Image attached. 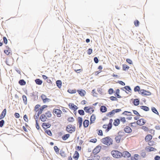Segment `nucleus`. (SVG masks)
<instances>
[{
    "mask_svg": "<svg viewBox=\"0 0 160 160\" xmlns=\"http://www.w3.org/2000/svg\"><path fill=\"white\" fill-rule=\"evenodd\" d=\"M48 106L47 105H43L41 107L39 104L36 105L34 108V110L35 112H37V115H35L34 116V118L36 122H38V117L40 114H41L43 111L44 109L48 108Z\"/></svg>",
    "mask_w": 160,
    "mask_h": 160,
    "instance_id": "obj_1",
    "label": "nucleus"
},
{
    "mask_svg": "<svg viewBox=\"0 0 160 160\" xmlns=\"http://www.w3.org/2000/svg\"><path fill=\"white\" fill-rule=\"evenodd\" d=\"M125 133L122 131H119L116 136L115 140L117 143H119L121 140H122L125 138Z\"/></svg>",
    "mask_w": 160,
    "mask_h": 160,
    "instance_id": "obj_2",
    "label": "nucleus"
},
{
    "mask_svg": "<svg viewBox=\"0 0 160 160\" xmlns=\"http://www.w3.org/2000/svg\"><path fill=\"white\" fill-rule=\"evenodd\" d=\"M101 142L107 146L112 145L113 142V140L109 137H107L102 138L101 140Z\"/></svg>",
    "mask_w": 160,
    "mask_h": 160,
    "instance_id": "obj_3",
    "label": "nucleus"
},
{
    "mask_svg": "<svg viewBox=\"0 0 160 160\" xmlns=\"http://www.w3.org/2000/svg\"><path fill=\"white\" fill-rule=\"evenodd\" d=\"M111 154L112 156L115 158H119L122 157V152L118 151L113 150L111 151Z\"/></svg>",
    "mask_w": 160,
    "mask_h": 160,
    "instance_id": "obj_4",
    "label": "nucleus"
},
{
    "mask_svg": "<svg viewBox=\"0 0 160 160\" xmlns=\"http://www.w3.org/2000/svg\"><path fill=\"white\" fill-rule=\"evenodd\" d=\"M75 130V127L71 124L68 125L66 128V130L67 132L71 133L74 132Z\"/></svg>",
    "mask_w": 160,
    "mask_h": 160,
    "instance_id": "obj_5",
    "label": "nucleus"
},
{
    "mask_svg": "<svg viewBox=\"0 0 160 160\" xmlns=\"http://www.w3.org/2000/svg\"><path fill=\"white\" fill-rule=\"evenodd\" d=\"M84 110L85 112L90 114L92 113L94 111V108L91 106L85 107L84 108Z\"/></svg>",
    "mask_w": 160,
    "mask_h": 160,
    "instance_id": "obj_6",
    "label": "nucleus"
},
{
    "mask_svg": "<svg viewBox=\"0 0 160 160\" xmlns=\"http://www.w3.org/2000/svg\"><path fill=\"white\" fill-rule=\"evenodd\" d=\"M101 148L102 147L100 145L97 146L93 150L92 153L94 155H96L100 152Z\"/></svg>",
    "mask_w": 160,
    "mask_h": 160,
    "instance_id": "obj_7",
    "label": "nucleus"
},
{
    "mask_svg": "<svg viewBox=\"0 0 160 160\" xmlns=\"http://www.w3.org/2000/svg\"><path fill=\"white\" fill-rule=\"evenodd\" d=\"M53 112H54L58 117H60L61 116V114L62 112L60 109H54L53 110Z\"/></svg>",
    "mask_w": 160,
    "mask_h": 160,
    "instance_id": "obj_8",
    "label": "nucleus"
},
{
    "mask_svg": "<svg viewBox=\"0 0 160 160\" xmlns=\"http://www.w3.org/2000/svg\"><path fill=\"white\" fill-rule=\"evenodd\" d=\"M139 93L143 95H150L151 93L149 91H147L144 89H141Z\"/></svg>",
    "mask_w": 160,
    "mask_h": 160,
    "instance_id": "obj_9",
    "label": "nucleus"
},
{
    "mask_svg": "<svg viewBox=\"0 0 160 160\" xmlns=\"http://www.w3.org/2000/svg\"><path fill=\"white\" fill-rule=\"evenodd\" d=\"M122 157L125 158H128L131 157V154L128 151H124L122 153Z\"/></svg>",
    "mask_w": 160,
    "mask_h": 160,
    "instance_id": "obj_10",
    "label": "nucleus"
},
{
    "mask_svg": "<svg viewBox=\"0 0 160 160\" xmlns=\"http://www.w3.org/2000/svg\"><path fill=\"white\" fill-rule=\"evenodd\" d=\"M39 120L42 122H45L46 121L48 118L46 117L45 115L43 113L39 117Z\"/></svg>",
    "mask_w": 160,
    "mask_h": 160,
    "instance_id": "obj_11",
    "label": "nucleus"
},
{
    "mask_svg": "<svg viewBox=\"0 0 160 160\" xmlns=\"http://www.w3.org/2000/svg\"><path fill=\"white\" fill-rule=\"evenodd\" d=\"M136 122L137 125L142 126L145 123V121L144 119L142 118L138 120Z\"/></svg>",
    "mask_w": 160,
    "mask_h": 160,
    "instance_id": "obj_12",
    "label": "nucleus"
},
{
    "mask_svg": "<svg viewBox=\"0 0 160 160\" xmlns=\"http://www.w3.org/2000/svg\"><path fill=\"white\" fill-rule=\"evenodd\" d=\"M68 106L70 109L74 111H76L78 108L77 106L75 105L72 103H69L68 104Z\"/></svg>",
    "mask_w": 160,
    "mask_h": 160,
    "instance_id": "obj_13",
    "label": "nucleus"
},
{
    "mask_svg": "<svg viewBox=\"0 0 160 160\" xmlns=\"http://www.w3.org/2000/svg\"><path fill=\"white\" fill-rule=\"evenodd\" d=\"M124 132L128 133H130L132 132L131 128L128 126H126L124 128Z\"/></svg>",
    "mask_w": 160,
    "mask_h": 160,
    "instance_id": "obj_14",
    "label": "nucleus"
},
{
    "mask_svg": "<svg viewBox=\"0 0 160 160\" xmlns=\"http://www.w3.org/2000/svg\"><path fill=\"white\" fill-rule=\"evenodd\" d=\"M152 136L151 134H148L145 138V140L146 142L150 141L152 139Z\"/></svg>",
    "mask_w": 160,
    "mask_h": 160,
    "instance_id": "obj_15",
    "label": "nucleus"
},
{
    "mask_svg": "<svg viewBox=\"0 0 160 160\" xmlns=\"http://www.w3.org/2000/svg\"><path fill=\"white\" fill-rule=\"evenodd\" d=\"M51 125L48 122H43L42 125V127L44 128H47L50 127Z\"/></svg>",
    "mask_w": 160,
    "mask_h": 160,
    "instance_id": "obj_16",
    "label": "nucleus"
},
{
    "mask_svg": "<svg viewBox=\"0 0 160 160\" xmlns=\"http://www.w3.org/2000/svg\"><path fill=\"white\" fill-rule=\"evenodd\" d=\"M6 114V109H4L0 115V120L4 118Z\"/></svg>",
    "mask_w": 160,
    "mask_h": 160,
    "instance_id": "obj_17",
    "label": "nucleus"
},
{
    "mask_svg": "<svg viewBox=\"0 0 160 160\" xmlns=\"http://www.w3.org/2000/svg\"><path fill=\"white\" fill-rule=\"evenodd\" d=\"M13 60L11 58L7 59L6 60V62L7 65L10 66L12 63Z\"/></svg>",
    "mask_w": 160,
    "mask_h": 160,
    "instance_id": "obj_18",
    "label": "nucleus"
},
{
    "mask_svg": "<svg viewBox=\"0 0 160 160\" xmlns=\"http://www.w3.org/2000/svg\"><path fill=\"white\" fill-rule=\"evenodd\" d=\"M77 92L82 97L84 96L86 94V92L83 90H77Z\"/></svg>",
    "mask_w": 160,
    "mask_h": 160,
    "instance_id": "obj_19",
    "label": "nucleus"
},
{
    "mask_svg": "<svg viewBox=\"0 0 160 160\" xmlns=\"http://www.w3.org/2000/svg\"><path fill=\"white\" fill-rule=\"evenodd\" d=\"M79 157V154L77 151L75 152L74 153L73 156V158L75 160H77Z\"/></svg>",
    "mask_w": 160,
    "mask_h": 160,
    "instance_id": "obj_20",
    "label": "nucleus"
},
{
    "mask_svg": "<svg viewBox=\"0 0 160 160\" xmlns=\"http://www.w3.org/2000/svg\"><path fill=\"white\" fill-rule=\"evenodd\" d=\"M145 149L147 152L153 151L156 150L155 148L149 146L146 147Z\"/></svg>",
    "mask_w": 160,
    "mask_h": 160,
    "instance_id": "obj_21",
    "label": "nucleus"
},
{
    "mask_svg": "<svg viewBox=\"0 0 160 160\" xmlns=\"http://www.w3.org/2000/svg\"><path fill=\"white\" fill-rule=\"evenodd\" d=\"M102 128L106 129L105 130L106 132H108L111 129L112 127H111V128H109L108 124V125L104 124L103 125Z\"/></svg>",
    "mask_w": 160,
    "mask_h": 160,
    "instance_id": "obj_22",
    "label": "nucleus"
},
{
    "mask_svg": "<svg viewBox=\"0 0 160 160\" xmlns=\"http://www.w3.org/2000/svg\"><path fill=\"white\" fill-rule=\"evenodd\" d=\"M120 120L118 119H116L114 120L113 124L115 126H117L119 124Z\"/></svg>",
    "mask_w": 160,
    "mask_h": 160,
    "instance_id": "obj_23",
    "label": "nucleus"
},
{
    "mask_svg": "<svg viewBox=\"0 0 160 160\" xmlns=\"http://www.w3.org/2000/svg\"><path fill=\"white\" fill-rule=\"evenodd\" d=\"M46 117L47 118H50L52 117V114L51 112L49 111H48L44 114Z\"/></svg>",
    "mask_w": 160,
    "mask_h": 160,
    "instance_id": "obj_24",
    "label": "nucleus"
},
{
    "mask_svg": "<svg viewBox=\"0 0 160 160\" xmlns=\"http://www.w3.org/2000/svg\"><path fill=\"white\" fill-rule=\"evenodd\" d=\"M95 119V116L94 114H92L91 116L90 119V124L94 123Z\"/></svg>",
    "mask_w": 160,
    "mask_h": 160,
    "instance_id": "obj_25",
    "label": "nucleus"
},
{
    "mask_svg": "<svg viewBox=\"0 0 160 160\" xmlns=\"http://www.w3.org/2000/svg\"><path fill=\"white\" fill-rule=\"evenodd\" d=\"M89 122L88 120H85L83 122V125L84 127L87 128V127L89 124Z\"/></svg>",
    "mask_w": 160,
    "mask_h": 160,
    "instance_id": "obj_26",
    "label": "nucleus"
},
{
    "mask_svg": "<svg viewBox=\"0 0 160 160\" xmlns=\"http://www.w3.org/2000/svg\"><path fill=\"white\" fill-rule=\"evenodd\" d=\"M114 114L115 113L114 111L112 110L111 112L108 113L107 114V116L109 117H111L113 116Z\"/></svg>",
    "mask_w": 160,
    "mask_h": 160,
    "instance_id": "obj_27",
    "label": "nucleus"
},
{
    "mask_svg": "<svg viewBox=\"0 0 160 160\" xmlns=\"http://www.w3.org/2000/svg\"><path fill=\"white\" fill-rule=\"evenodd\" d=\"M133 103L135 106H138L139 104V101L138 99H134L133 102Z\"/></svg>",
    "mask_w": 160,
    "mask_h": 160,
    "instance_id": "obj_28",
    "label": "nucleus"
},
{
    "mask_svg": "<svg viewBox=\"0 0 160 160\" xmlns=\"http://www.w3.org/2000/svg\"><path fill=\"white\" fill-rule=\"evenodd\" d=\"M70 135L69 134H67L63 136L62 138L63 140H66L68 139Z\"/></svg>",
    "mask_w": 160,
    "mask_h": 160,
    "instance_id": "obj_29",
    "label": "nucleus"
},
{
    "mask_svg": "<svg viewBox=\"0 0 160 160\" xmlns=\"http://www.w3.org/2000/svg\"><path fill=\"white\" fill-rule=\"evenodd\" d=\"M11 50L9 48H7V49L4 50V52L7 55H9L10 53Z\"/></svg>",
    "mask_w": 160,
    "mask_h": 160,
    "instance_id": "obj_30",
    "label": "nucleus"
},
{
    "mask_svg": "<svg viewBox=\"0 0 160 160\" xmlns=\"http://www.w3.org/2000/svg\"><path fill=\"white\" fill-rule=\"evenodd\" d=\"M100 111L102 112H104L107 111V108L105 106H102L100 108Z\"/></svg>",
    "mask_w": 160,
    "mask_h": 160,
    "instance_id": "obj_31",
    "label": "nucleus"
},
{
    "mask_svg": "<svg viewBox=\"0 0 160 160\" xmlns=\"http://www.w3.org/2000/svg\"><path fill=\"white\" fill-rule=\"evenodd\" d=\"M122 69L123 71H126L129 68V67L126 64H122Z\"/></svg>",
    "mask_w": 160,
    "mask_h": 160,
    "instance_id": "obj_32",
    "label": "nucleus"
},
{
    "mask_svg": "<svg viewBox=\"0 0 160 160\" xmlns=\"http://www.w3.org/2000/svg\"><path fill=\"white\" fill-rule=\"evenodd\" d=\"M68 92L70 93L73 94L75 93L76 92V90L75 89H69L68 90Z\"/></svg>",
    "mask_w": 160,
    "mask_h": 160,
    "instance_id": "obj_33",
    "label": "nucleus"
},
{
    "mask_svg": "<svg viewBox=\"0 0 160 160\" xmlns=\"http://www.w3.org/2000/svg\"><path fill=\"white\" fill-rule=\"evenodd\" d=\"M140 108L141 109L146 111H148L149 110V108L146 106H140Z\"/></svg>",
    "mask_w": 160,
    "mask_h": 160,
    "instance_id": "obj_34",
    "label": "nucleus"
},
{
    "mask_svg": "<svg viewBox=\"0 0 160 160\" xmlns=\"http://www.w3.org/2000/svg\"><path fill=\"white\" fill-rule=\"evenodd\" d=\"M78 122L79 125V128L82 126V118L81 117H78Z\"/></svg>",
    "mask_w": 160,
    "mask_h": 160,
    "instance_id": "obj_35",
    "label": "nucleus"
},
{
    "mask_svg": "<svg viewBox=\"0 0 160 160\" xmlns=\"http://www.w3.org/2000/svg\"><path fill=\"white\" fill-rule=\"evenodd\" d=\"M57 86L59 88H60L62 86V82L61 80H58L56 82Z\"/></svg>",
    "mask_w": 160,
    "mask_h": 160,
    "instance_id": "obj_36",
    "label": "nucleus"
},
{
    "mask_svg": "<svg viewBox=\"0 0 160 160\" xmlns=\"http://www.w3.org/2000/svg\"><path fill=\"white\" fill-rule=\"evenodd\" d=\"M36 83L38 85H41L42 82V81L39 79H37L35 80Z\"/></svg>",
    "mask_w": 160,
    "mask_h": 160,
    "instance_id": "obj_37",
    "label": "nucleus"
},
{
    "mask_svg": "<svg viewBox=\"0 0 160 160\" xmlns=\"http://www.w3.org/2000/svg\"><path fill=\"white\" fill-rule=\"evenodd\" d=\"M19 83L21 85H24L26 84V82L23 79L20 80L19 81Z\"/></svg>",
    "mask_w": 160,
    "mask_h": 160,
    "instance_id": "obj_38",
    "label": "nucleus"
},
{
    "mask_svg": "<svg viewBox=\"0 0 160 160\" xmlns=\"http://www.w3.org/2000/svg\"><path fill=\"white\" fill-rule=\"evenodd\" d=\"M129 125H130L131 127L132 128H135L137 126V124L135 122H131L129 124Z\"/></svg>",
    "mask_w": 160,
    "mask_h": 160,
    "instance_id": "obj_39",
    "label": "nucleus"
},
{
    "mask_svg": "<svg viewBox=\"0 0 160 160\" xmlns=\"http://www.w3.org/2000/svg\"><path fill=\"white\" fill-rule=\"evenodd\" d=\"M152 111L158 115H159V113L157 110V109H156V108L154 107H153L152 108Z\"/></svg>",
    "mask_w": 160,
    "mask_h": 160,
    "instance_id": "obj_40",
    "label": "nucleus"
},
{
    "mask_svg": "<svg viewBox=\"0 0 160 160\" xmlns=\"http://www.w3.org/2000/svg\"><path fill=\"white\" fill-rule=\"evenodd\" d=\"M119 89H117L115 93V96L118 98H121V97L119 95Z\"/></svg>",
    "mask_w": 160,
    "mask_h": 160,
    "instance_id": "obj_41",
    "label": "nucleus"
},
{
    "mask_svg": "<svg viewBox=\"0 0 160 160\" xmlns=\"http://www.w3.org/2000/svg\"><path fill=\"white\" fill-rule=\"evenodd\" d=\"M45 132L48 135L51 136L52 135V133L51 131L49 130H46L45 131Z\"/></svg>",
    "mask_w": 160,
    "mask_h": 160,
    "instance_id": "obj_42",
    "label": "nucleus"
},
{
    "mask_svg": "<svg viewBox=\"0 0 160 160\" xmlns=\"http://www.w3.org/2000/svg\"><path fill=\"white\" fill-rule=\"evenodd\" d=\"M134 24L136 27H138L139 25V22L137 20H136L134 22Z\"/></svg>",
    "mask_w": 160,
    "mask_h": 160,
    "instance_id": "obj_43",
    "label": "nucleus"
},
{
    "mask_svg": "<svg viewBox=\"0 0 160 160\" xmlns=\"http://www.w3.org/2000/svg\"><path fill=\"white\" fill-rule=\"evenodd\" d=\"M74 120V118L72 117H70L68 119V121L69 122H72Z\"/></svg>",
    "mask_w": 160,
    "mask_h": 160,
    "instance_id": "obj_44",
    "label": "nucleus"
},
{
    "mask_svg": "<svg viewBox=\"0 0 160 160\" xmlns=\"http://www.w3.org/2000/svg\"><path fill=\"white\" fill-rule=\"evenodd\" d=\"M78 113L81 115H84V112L83 110H80L78 111Z\"/></svg>",
    "mask_w": 160,
    "mask_h": 160,
    "instance_id": "obj_45",
    "label": "nucleus"
},
{
    "mask_svg": "<svg viewBox=\"0 0 160 160\" xmlns=\"http://www.w3.org/2000/svg\"><path fill=\"white\" fill-rule=\"evenodd\" d=\"M97 131H98V135L101 136L103 135L102 131L101 130H97Z\"/></svg>",
    "mask_w": 160,
    "mask_h": 160,
    "instance_id": "obj_46",
    "label": "nucleus"
},
{
    "mask_svg": "<svg viewBox=\"0 0 160 160\" xmlns=\"http://www.w3.org/2000/svg\"><path fill=\"white\" fill-rule=\"evenodd\" d=\"M119 120L120 121H121L123 123H125L126 122V119L124 117H121Z\"/></svg>",
    "mask_w": 160,
    "mask_h": 160,
    "instance_id": "obj_47",
    "label": "nucleus"
},
{
    "mask_svg": "<svg viewBox=\"0 0 160 160\" xmlns=\"http://www.w3.org/2000/svg\"><path fill=\"white\" fill-rule=\"evenodd\" d=\"M97 141V139L96 138H94L91 139L90 140L89 142H91L92 143H95Z\"/></svg>",
    "mask_w": 160,
    "mask_h": 160,
    "instance_id": "obj_48",
    "label": "nucleus"
},
{
    "mask_svg": "<svg viewBox=\"0 0 160 160\" xmlns=\"http://www.w3.org/2000/svg\"><path fill=\"white\" fill-rule=\"evenodd\" d=\"M54 150L57 153H58L59 152V149L58 147L57 146H55L54 147Z\"/></svg>",
    "mask_w": 160,
    "mask_h": 160,
    "instance_id": "obj_49",
    "label": "nucleus"
},
{
    "mask_svg": "<svg viewBox=\"0 0 160 160\" xmlns=\"http://www.w3.org/2000/svg\"><path fill=\"white\" fill-rule=\"evenodd\" d=\"M140 87L138 86L135 87L134 88V91L135 92H137L140 91Z\"/></svg>",
    "mask_w": 160,
    "mask_h": 160,
    "instance_id": "obj_50",
    "label": "nucleus"
},
{
    "mask_svg": "<svg viewBox=\"0 0 160 160\" xmlns=\"http://www.w3.org/2000/svg\"><path fill=\"white\" fill-rule=\"evenodd\" d=\"M23 100L24 103H26L27 102V98L26 96L23 95L22 96Z\"/></svg>",
    "mask_w": 160,
    "mask_h": 160,
    "instance_id": "obj_51",
    "label": "nucleus"
},
{
    "mask_svg": "<svg viewBox=\"0 0 160 160\" xmlns=\"http://www.w3.org/2000/svg\"><path fill=\"white\" fill-rule=\"evenodd\" d=\"M113 121V120L112 119H111L109 120V122L108 123L109 124V127L108 128H111V127H112V122Z\"/></svg>",
    "mask_w": 160,
    "mask_h": 160,
    "instance_id": "obj_52",
    "label": "nucleus"
},
{
    "mask_svg": "<svg viewBox=\"0 0 160 160\" xmlns=\"http://www.w3.org/2000/svg\"><path fill=\"white\" fill-rule=\"evenodd\" d=\"M4 123V121L3 120H1L0 121V127H2Z\"/></svg>",
    "mask_w": 160,
    "mask_h": 160,
    "instance_id": "obj_53",
    "label": "nucleus"
},
{
    "mask_svg": "<svg viewBox=\"0 0 160 160\" xmlns=\"http://www.w3.org/2000/svg\"><path fill=\"white\" fill-rule=\"evenodd\" d=\"M126 62H128V63L130 64H132V61L130 59L128 58L126 59Z\"/></svg>",
    "mask_w": 160,
    "mask_h": 160,
    "instance_id": "obj_54",
    "label": "nucleus"
},
{
    "mask_svg": "<svg viewBox=\"0 0 160 160\" xmlns=\"http://www.w3.org/2000/svg\"><path fill=\"white\" fill-rule=\"evenodd\" d=\"M110 99L112 101H117V98L114 96H111L110 98Z\"/></svg>",
    "mask_w": 160,
    "mask_h": 160,
    "instance_id": "obj_55",
    "label": "nucleus"
},
{
    "mask_svg": "<svg viewBox=\"0 0 160 160\" xmlns=\"http://www.w3.org/2000/svg\"><path fill=\"white\" fill-rule=\"evenodd\" d=\"M142 129H143L144 131H147L148 130V128L145 126H143L142 127Z\"/></svg>",
    "mask_w": 160,
    "mask_h": 160,
    "instance_id": "obj_56",
    "label": "nucleus"
},
{
    "mask_svg": "<svg viewBox=\"0 0 160 160\" xmlns=\"http://www.w3.org/2000/svg\"><path fill=\"white\" fill-rule=\"evenodd\" d=\"M41 98L42 101H44L46 98H47V96L44 94H42L41 96Z\"/></svg>",
    "mask_w": 160,
    "mask_h": 160,
    "instance_id": "obj_57",
    "label": "nucleus"
},
{
    "mask_svg": "<svg viewBox=\"0 0 160 160\" xmlns=\"http://www.w3.org/2000/svg\"><path fill=\"white\" fill-rule=\"evenodd\" d=\"M23 118L24 120L26 122H28V117L26 115H25L23 117Z\"/></svg>",
    "mask_w": 160,
    "mask_h": 160,
    "instance_id": "obj_58",
    "label": "nucleus"
},
{
    "mask_svg": "<svg viewBox=\"0 0 160 160\" xmlns=\"http://www.w3.org/2000/svg\"><path fill=\"white\" fill-rule=\"evenodd\" d=\"M133 113L137 115V116H140V114L138 113V112L136 111V110H133Z\"/></svg>",
    "mask_w": 160,
    "mask_h": 160,
    "instance_id": "obj_59",
    "label": "nucleus"
},
{
    "mask_svg": "<svg viewBox=\"0 0 160 160\" xmlns=\"http://www.w3.org/2000/svg\"><path fill=\"white\" fill-rule=\"evenodd\" d=\"M92 52V49L91 48H89L87 51L88 53L90 55Z\"/></svg>",
    "mask_w": 160,
    "mask_h": 160,
    "instance_id": "obj_60",
    "label": "nucleus"
},
{
    "mask_svg": "<svg viewBox=\"0 0 160 160\" xmlns=\"http://www.w3.org/2000/svg\"><path fill=\"white\" fill-rule=\"evenodd\" d=\"M114 111V113H117L121 111V109H116L113 110Z\"/></svg>",
    "mask_w": 160,
    "mask_h": 160,
    "instance_id": "obj_61",
    "label": "nucleus"
},
{
    "mask_svg": "<svg viewBox=\"0 0 160 160\" xmlns=\"http://www.w3.org/2000/svg\"><path fill=\"white\" fill-rule=\"evenodd\" d=\"M126 90L130 91V90H131V89L130 87L128 86H126L124 88Z\"/></svg>",
    "mask_w": 160,
    "mask_h": 160,
    "instance_id": "obj_62",
    "label": "nucleus"
},
{
    "mask_svg": "<svg viewBox=\"0 0 160 160\" xmlns=\"http://www.w3.org/2000/svg\"><path fill=\"white\" fill-rule=\"evenodd\" d=\"M108 92V93L109 94H112V93H113V90L112 88H110L109 89Z\"/></svg>",
    "mask_w": 160,
    "mask_h": 160,
    "instance_id": "obj_63",
    "label": "nucleus"
},
{
    "mask_svg": "<svg viewBox=\"0 0 160 160\" xmlns=\"http://www.w3.org/2000/svg\"><path fill=\"white\" fill-rule=\"evenodd\" d=\"M50 101V99L48 98H46L44 100V101H43V102L44 103H45L47 102H48Z\"/></svg>",
    "mask_w": 160,
    "mask_h": 160,
    "instance_id": "obj_64",
    "label": "nucleus"
}]
</instances>
